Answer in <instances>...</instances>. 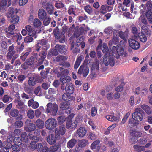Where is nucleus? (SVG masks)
<instances>
[{
    "mask_svg": "<svg viewBox=\"0 0 152 152\" xmlns=\"http://www.w3.org/2000/svg\"><path fill=\"white\" fill-rule=\"evenodd\" d=\"M126 44L118 45L117 47L115 46H113L112 47V53L113 54H116L118 55L117 57V58H124L127 56V52L125 50Z\"/></svg>",
    "mask_w": 152,
    "mask_h": 152,
    "instance_id": "nucleus-1",
    "label": "nucleus"
},
{
    "mask_svg": "<svg viewBox=\"0 0 152 152\" xmlns=\"http://www.w3.org/2000/svg\"><path fill=\"white\" fill-rule=\"evenodd\" d=\"M18 12V10L10 7L9 8L7 16L10 18V21L12 23L15 24L18 23L19 20V16L16 15Z\"/></svg>",
    "mask_w": 152,
    "mask_h": 152,
    "instance_id": "nucleus-2",
    "label": "nucleus"
},
{
    "mask_svg": "<svg viewBox=\"0 0 152 152\" xmlns=\"http://www.w3.org/2000/svg\"><path fill=\"white\" fill-rule=\"evenodd\" d=\"M34 135L32 137L30 136L31 138L34 140V142H32L30 144V146L31 148L34 149H39L42 147V145L41 143H39L38 146L36 144L35 142L39 140V137H37V136H38L40 134V132L39 130H35L34 132Z\"/></svg>",
    "mask_w": 152,
    "mask_h": 152,
    "instance_id": "nucleus-3",
    "label": "nucleus"
},
{
    "mask_svg": "<svg viewBox=\"0 0 152 152\" xmlns=\"http://www.w3.org/2000/svg\"><path fill=\"white\" fill-rule=\"evenodd\" d=\"M151 33V31L145 26H142L141 28V33L139 34L138 36L141 42H145L147 40L146 35H150Z\"/></svg>",
    "mask_w": 152,
    "mask_h": 152,
    "instance_id": "nucleus-4",
    "label": "nucleus"
},
{
    "mask_svg": "<svg viewBox=\"0 0 152 152\" xmlns=\"http://www.w3.org/2000/svg\"><path fill=\"white\" fill-rule=\"evenodd\" d=\"M111 51L109 52V54L106 55L103 59V63L105 66L110 65L111 66L114 65L115 61V55Z\"/></svg>",
    "mask_w": 152,
    "mask_h": 152,
    "instance_id": "nucleus-5",
    "label": "nucleus"
},
{
    "mask_svg": "<svg viewBox=\"0 0 152 152\" xmlns=\"http://www.w3.org/2000/svg\"><path fill=\"white\" fill-rule=\"evenodd\" d=\"M46 106V112L47 113H50L53 116L56 115L58 107L56 103H49L47 104Z\"/></svg>",
    "mask_w": 152,
    "mask_h": 152,
    "instance_id": "nucleus-6",
    "label": "nucleus"
},
{
    "mask_svg": "<svg viewBox=\"0 0 152 152\" xmlns=\"http://www.w3.org/2000/svg\"><path fill=\"white\" fill-rule=\"evenodd\" d=\"M144 115L143 111L140 108H137L135 109V112L132 115L133 119L137 121H141Z\"/></svg>",
    "mask_w": 152,
    "mask_h": 152,
    "instance_id": "nucleus-7",
    "label": "nucleus"
},
{
    "mask_svg": "<svg viewBox=\"0 0 152 152\" xmlns=\"http://www.w3.org/2000/svg\"><path fill=\"white\" fill-rule=\"evenodd\" d=\"M134 94L139 95L141 97L142 96L146 95L148 92V88L146 87H144L142 88L139 87H138L135 88L133 91Z\"/></svg>",
    "mask_w": 152,
    "mask_h": 152,
    "instance_id": "nucleus-8",
    "label": "nucleus"
},
{
    "mask_svg": "<svg viewBox=\"0 0 152 152\" xmlns=\"http://www.w3.org/2000/svg\"><path fill=\"white\" fill-rule=\"evenodd\" d=\"M56 125V120L53 118L48 119L45 122V127L48 129L52 130L55 128Z\"/></svg>",
    "mask_w": 152,
    "mask_h": 152,
    "instance_id": "nucleus-9",
    "label": "nucleus"
},
{
    "mask_svg": "<svg viewBox=\"0 0 152 152\" xmlns=\"http://www.w3.org/2000/svg\"><path fill=\"white\" fill-rule=\"evenodd\" d=\"M11 0H1L0 1V10L1 12H4L6 9L10 6Z\"/></svg>",
    "mask_w": 152,
    "mask_h": 152,
    "instance_id": "nucleus-10",
    "label": "nucleus"
},
{
    "mask_svg": "<svg viewBox=\"0 0 152 152\" xmlns=\"http://www.w3.org/2000/svg\"><path fill=\"white\" fill-rule=\"evenodd\" d=\"M118 31L116 29H114L113 32V37L112 40H110L109 42V47L112 45L116 44L119 42V39L118 35Z\"/></svg>",
    "mask_w": 152,
    "mask_h": 152,
    "instance_id": "nucleus-11",
    "label": "nucleus"
},
{
    "mask_svg": "<svg viewBox=\"0 0 152 152\" xmlns=\"http://www.w3.org/2000/svg\"><path fill=\"white\" fill-rule=\"evenodd\" d=\"M89 72V69L86 65H81L77 73L81 74H82L84 77H86L88 74Z\"/></svg>",
    "mask_w": 152,
    "mask_h": 152,
    "instance_id": "nucleus-12",
    "label": "nucleus"
},
{
    "mask_svg": "<svg viewBox=\"0 0 152 152\" xmlns=\"http://www.w3.org/2000/svg\"><path fill=\"white\" fill-rule=\"evenodd\" d=\"M74 114H71L69 117V119L66 121V127L67 128L75 129L76 127V124L72 121L71 119L74 117Z\"/></svg>",
    "mask_w": 152,
    "mask_h": 152,
    "instance_id": "nucleus-13",
    "label": "nucleus"
},
{
    "mask_svg": "<svg viewBox=\"0 0 152 152\" xmlns=\"http://www.w3.org/2000/svg\"><path fill=\"white\" fill-rule=\"evenodd\" d=\"M99 63L96 60L92 64L91 67V75L92 77L94 76L96 73L99 69Z\"/></svg>",
    "mask_w": 152,
    "mask_h": 152,
    "instance_id": "nucleus-14",
    "label": "nucleus"
},
{
    "mask_svg": "<svg viewBox=\"0 0 152 152\" xmlns=\"http://www.w3.org/2000/svg\"><path fill=\"white\" fill-rule=\"evenodd\" d=\"M129 46L134 50L138 49L140 47V44L139 42L133 39H130L129 40Z\"/></svg>",
    "mask_w": 152,
    "mask_h": 152,
    "instance_id": "nucleus-15",
    "label": "nucleus"
},
{
    "mask_svg": "<svg viewBox=\"0 0 152 152\" xmlns=\"http://www.w3.org/2000/svg\"><path fill=\"white\" fill-rule=\"evenodd\" d=\"M113 9V7H112L106 5H103L101 6L99 11L101 14H104L107 12V10L111 11Z\"/></svg>",
    "mask_w": 152,
    "mask_h": 152,
    "instance_id": "nucleus-16",
    "label": "nucleus"
},
{
    "mask_svg": "<svg viewBox=\"0 0 152 152\" xmlns=\"http://www.w3.org/2000/svg\"><path fill=\"white\" fill-rule=\"evenodd\" d=\"M60 108L62 110H66V113H69L71 110L69 107V104L67 102H62L60 104Z\"/></svg>",
    "mask_w": 152,
    "mask_h": 152,
    "instance_id": "nucleus-17",
    "label": "nucleus"
},
{
    "mask_svg": "<svg viewBox=\"0 0 152 152\" xmlns=\"http://www.w3.org/2000/svg\"><path fill=\"white\" fill-rule=\"evenodd\" d=\"M65 90L66 93L69 94H73L74 91L73 85L71 83L67 84L65 87Z\"/></svg>",
    "mask_w": 152,
    "mask_h": 152,
    "instance_id": "nucleus-18",
    "label": "nucleus"
},
{
    "mask_svg": "<svg viewBox=\"0 0 152 152\" xmlns=\"http://www.w3.org/2000/svg\"><path fill=\"white\" fill-rule=\"evenodd\" d=\"M25 28L28 33L29 35L31 36L32 37H35L36 36V32L32 28L31 26L29 25H27L25 26Z\"/></svg>",
    "mask_w": 152,
    "mask_h": 152,
    "instance_id": "nucleus-19",
    "label": "nucleus"
},
{
    "mask_svg": "<svg viewBox=\"0 0 152 152\" xmlns=\"http://www.w3.org/2000/svg\"><path fill=\"white\" fill-rule=\"evenodd\" d=\"M28 122H29V124L26 126L25 127V129L26 131H29L31 132L29 134L30 138L31 136L32 137L33 136L32 135V133H31V132L32 131L34 130V129L35 128V125L34 124L30 123L29 121L26 122V124H27V123Z\"/></svg>",
    "mask_w": 152,
    "mask_h": 152,
    "instance_id": "nucleus-20",
    "label": "nucleus"
},
{
    "mask_svg": "<svg viewBox=\"0 0 152 152\" xmlns=\"http://www.w3.org/2000/svg\"><path fill=\"white\" fill-rule=\"evenodd\" d=\"M118 37H120L122 39L120 41V44H126V35L125 33H123L121 31H118Z\"/></svg>",
    "mask_w": 152,
    "mask_h": 152,
    "instance_id": "nucleus-21",
    "label": "nucleus"
},
{
    "mask_svg": "<svg viewBox=\"0 0 152 152\" xmlns=\"http://www.w3.org/2000/svg\"><path fill=\"white\" fill-rule=\"evenodd\" d=\"M39 56L41 59H37L36 58L37 64H36V65L37 66H39L42 63L44 59L46 58V53L44 52L41 53L40 54Z\"/></svg>",
    "mask_w": 152,
    "mask_h": 152,
    "instance_id": "nucleus-22",
    "label": "nucleus"
},
{
    "mask_svg": "<svg viewBox=\"0 0 152 152\" xmlns=\"http://www.w3.org/2000/svg\"><path fill=\"white\" fill-rule=\"evenodd\" d=\"M86 133V130L84 127H80L77 130V134L80 137H84Z\"/></svg>",
    "mask_w": 152,
    "mask_h": 152,
    "instance_id": "nucleus-23",
    "label": "nucleus"
},
{
    "mask_svg": "<svg viewBox=\"0 0 152 152\" xmlns=\"http://www.w3.org/2000/svg\"><path fill=\"white\" fill-rule=\"evenodd\" d=\"M130 135L133 137V138L134 137V139H136L137 140V137L141 136L142 133L140 131L134 130L131 132Z\"/></svg>",
    "mask_w": 152,
    "mask_h": 152,
    "instance_id": "nucleus-24",
    "label": "nucleus"
},
{
    "mask_svg": "<svg viewBox=\"0 0 152 152\" xmlns=\"http://www.w3.org/2000/svg\"><path fill=\"white\" fill-rule=\"evenodd\" d=\"M106 118L110 121H116L118 122L120 120L119 116L115 117L113 115H107L105 117Z\"/></svg>",
    "mask_w": 152,
    "mask_h": 152,
    "instance_id": "nucleus-25",
    "label": "nucleus"
},
{
    "mask_svg": "<svg viewBox=\"0 0 152 152\" xmlns=\"http://www.w3.org/2000/svg\"><path fill=\"white\" fill-rule=\"evenodd\" d=\"M65 129L64 126H60L58 129H56L55 133L56 134L63 135L65 133Z\"/></svg>",
    "mask_w": 152,
    "mask_h": 152,
    "instance_id": "nucleus-26",
    "label": "nucleus"
},
{
    "mask_svg": "<svg viewBox=\"0 0 152 152\" xmlns=\"http://www.w3.org/2000/svg\"><path fill=\"white\" fill-rule=\"evenodd\" d=\"M46 43V41L45 39L42 40L41 41H39L36 45L37 51H39V49L42 46L45 45Z\"/></svg>",
    "mask_w": 152,
    "mask_h": 152,
    "instance_id": "nucleus-27",
    "label": "nucleus"
},
{
    "mask_svg": "<svg viewBox=\"0 0 152 152\" xmlns=\"http://www.w3.org/2000/svg\"><path fill=\"white\" fill-rule=\"evenodd\" d=\"M99 141L98 140H97L94 142L91 145V148L92 149H96L97 150H99L100 149V146L99 145Z\"/></svg>",
    "mask_w": 152,
    "mask_h": 152,
    "instance_id": "nucleus-28",
    "label": "nucleus"
},
{
    "mask_svg": "<svg viewBox=\"0 0 152 152\" xmlns=\"http://www.w3.org/2000/svg\"><path fill=\"white\" fill-rule=\"evenodd\" d=\"M56 140L55 137L53 135H49L47 139L48 142L50 145L54 144L56 142Z\"/></svg>",
    "mask_w": 152,
    "mask_h": 152,
    "instance_id": "nucleus-29",
    "label": "nucleus"
},
{
    "mask_svg": "<svg viewBox=\"0 0 152 152\" xmlns=\"http://www.w3.org/2000/svg\"><path fill=\"white\" fill-rule=\"evenodd\" d=\"M102 50L105 55L109 54V52L111 51V53H112V51H109L108 49L107 44L106 43H103L102 45Z\"/></svg>",
    "mask_w": 152,
    "mask_h": 152,
    "instance_id": "nucleus-30",
    "label": "nucleus"
},
{
    "mask_svg": "<svg viewBox=\"0 0 152 152\" xmlns=\"http://www.w3.org/2000/svg\"><path fill=\"white\" fill-rule=\"evenodd\" d=\"M46 13L43 9H40L39 11L38 16L40 19H43L46 17Z\"/></svg>",
    "mask_w": 152,
    "mask_h": 152,
    "instance_id": "nucleus-31",
    "label": "nucleus"
},
{
    "mask_svg": "<svg viewBox=\"0 0 152 152\" xmlns=\"http://www.w3.org/2000/svg\"><path fill=\"white\" fill-rule=\"evenodd\" d=\"M141 107L145 110L148 114L152 113V110L150 107L148 105L143 104L141 106Z\"/></svg>",
    "mask_w": 152,
    "mask_h": 152,
    "instance_id": "nucleus-32",
    "label": "nucleus"
},
{
    "mask_svg": "<svg viewBox=\"0 0 152 152\" xmlns=\"http://www.w3.org/2000/svg\"><path fill=\"white\" fill-rule=\"evenodd\" d=\"M47 7L46 10L50 14H52L54 10L52 4L50 3H47Z\"/></svg>",
    "mask_w": 152,
    "mask_h": 152,
    "instance_id": "nucleus-33",
    "label": "nucleus"
},
{
    "mask_svg": "<svg viewBox=\"0 0 152 152\" xmlns=\"http://www.w3.org/2000/svg\"><path fill=\"white\" fill-rule=\"evenodd\" d=\"M71 80V78L69 76L65 77L62 76L60 78V81L63 83H65L69 82Z\"/></svg>",
    "mask_w": 152,
    "mask_h": 152,
    "instance_id": "nucleus-34",
    "label": "nucleus"
},
{
    "mask_svg": "<svg viewBox=\"0 0 152 152\" xmlns=\"http://www.w3.org/2000/svg\"><path fill=\"white\" fill-rule=\"evenodd\" d=\"M61 148L59 145L53 146L50 148V152H60Z\"/></svg>",
    "mask_w": 152,
    "mask_h": 152,
    "instance_id": "nucleus-35",
    "label": "nucleus"
},
{
    "mask_svg": "<svg viewBox=\"0 0 152 152\" xmlns=\"http://www.w3.org/2000/svg\"><path fill=\"white\" fill-rule=\"evenodd\" d=\"M139 20L140 23L144 24V25L143 26H145L147 27L146 25L147 23V21L144 15H141L139 18Z\"/></svg>",
    "mask_w": 152,
    "mask_h": 152,
    "instance_id": "nucleus-36",
    "label": "nucleus"
},
{
    "mask_svg": "<svg viewBox=\"0 0 152 152\" xmlns=\"http://www.w3.org/2000/svg\"><path fill=\"white\" fill-rule=\"evenodd\" d=\"M58 52L60 53H62L65 52V47L63 45H57L55 47Z\"/></svg>",
    "mask_w": 152,
    "mask_h": 152,
    "instance_id": "nucleus-37",
    "label": "nucleus"
},
{
    "mask_svg": "<svg viewBox=\"0 0 152 152\" xmlns=\"http://www.w3.org/2000/svg\"><path fill=\"white\" fill-rule=\"evenodd\" d=\"M146 17L149 22L152 23V10H149L147 12Z\"/></svg>",
    "mask_w": 152,
    "mask_h": 152,
    "instance_id": "nucleus-38",
    "label": "nucleus"
},
{
    "mask_svg": "<svg viewBox=\"0 0 152 152\" xmlns=\"http://www.w3.org/2000/svg\"><path fill=\"white\" fill-rule=\"evenodd\" d=\"M76 142V140L75 139H72L68 142L67 146L69 148H72L75 146Z\"/></svg>",
    "mask_w": 152,
    "mask_h": 152,
    "instance_id": "nucleus-39",
    "label": "nucleus"
},
{
    "mask_svg": "<svg viewBox=\"0 0 152 152\" xmlns=\"http://www.w3.org/2000/svg\"><path fill=\"white\" fill-rule=\"evenodd\" d=\"M83 58L82 56H80L77 58L74 65L75 69H77L78 67Z\"/></svg>",
    "mask_w": 152,
    "mask_h": 152,
    "instance_id": "nucleus-40",
    "label": "nucleus"
},
{
    "mask_svg": "<svg viewBox=\"0 0 152 152\" xmlns=\"http://www.w3.org/2000/svg\"><path fill=\"white\" fill-rule=\"evenodd\" d=\"M36 126L39 129L42 128L44 126V122L40 120H38L36 122Z\"/></svg>",
    "mask_w": 152,
    "mask_h": 152,
    "instance_id": "nucleus-41",
    "label": "nucleus"
},
{
    "mask_svg": "<svg viewBox=\"0 0 152 152\" xmlns=\"http://www.w3.org/2000/svg\"><path fill=\"white\" fill-rule=\"evenodd\" d=\"M41 25V23L40 21L37 18L35 19L33 22V25L35 27H38Z\"/></svg>",
    "mask_w": 152,
    "mask_h": 152,
    "instance_id": "nucleus-42",
    "label": "nucleus"
},
{
    "mask_svg": "<svg viewBox=\"0 0 152 152\" xmlns=\"http://www.w3.org/2000/svg\"><path fill=\"white\" fill-rule=\"evenodd\" d=\"M21 139L20 140L23 142H27L28 140V137L26 133L24 132L21 135Z\"/></svg>",
    "mask_w": 152,
    "mask_h": 152,
    "instance_id": "nucleus-43",
    "label": "nucleus"
},
{
    "mask_svg": "<svg viewBox=\"0 0 152 152\" xmlns=\"http://www.w3.org/2000/svg\"><path fill=\"white\" fill-rule=\"evenodd\" d=\"M36 79L33 77L30 78L28 81V84L29 86H34L36 84Z\"/></svg>",
    "mask_w": 152,
    "mask_h": 152,
    "instance_id": "nucleus-44",
    "label": "nucleus"
},
{
    "mask_svg": "<svg viewBox=\"0 0 152 152\" xmlns=\"http://www.w3.org/2000/svg\"><path fill=\"white\" fill-rule=\"evenodd\" d=\"M21 144H18L17 145L16 144H15L12 145L11 148L13 151H18L20 150V147Z\"/></svg>",
    "mask_w": 152,
    "mask_h": 152,
    "instance_id": "nucleus-45",
    "label": "nucleus"
},
{
    "mask_svg": "<svg viewBox=\"0 0 152 152\" xmlns=\"http://www.w3.org/2000/svg\"><path fill=\"white\" fill-rule=\"evenodd\" d=\"M56 3L55 6L58 8H62L64 6V4L61 3V0H55Z\"/></svg>",
    "mask_w": 152,
    "mask_h": 152,
    "instance_id": "nucleus-46",
    "label": "nucleus"
},
{
    "mask_svg": "<svg viewBox=\"0 0 152 152\" xmlns=\"http://www.w3.org/2000/svg\"><path fill=\"white\" fill-rule=\"evenodd\" d=\"M12 100V99L11 97L7 95H4L3 99V101L5 103L11 101Z\"/></svg>",
    "mask_w": 152,
    "mask_h": 152,
    "instance_id": "nucleus-47",
    "label": "nucleus"
},
{
    "mask_svg": "<svg viewBox=\"0 0 152 152\" xmlns=\"http://www.w3.org/2000/svg\"><path fill=\"white\" fill-rule=\"evenodd\" d=\"M56 38L59 39L60 42L61 43H63L65 42V37L64 34H61V37L59 36V34L56 36Z\"/></svg>",
    "mask_w": 152,
    "mask_h": 152,
    "instance_id": "nucleus-48",
    "label": "nucleus"
},
{
    "mask_svg": "<svg viewBox=\"0 0 152 152\" xmlns=\"http://www.w3.org/2000/svg\"><path fill=\"white\" fill-rule=\"evenodd\" d=\"M33 37L30 35L26 37L24 39V41L27 43L32 42L33 40ZM34 37L35 38L36 37L35 36Z\"/></svg>",
    "mask_w": 152,
    "mask_h": 152,
    "instance_id": "nucleus-49",
    "label": "nucleus"
},
{
    "mask_svg": "<svg viewBox=\"0 0 152 152\" xmlns=\"http://www.w3.org/2000/svg\"><path fill=\"white\" fill-rule=\"evenodd\" d=\"M85 11L88 13L91 14L93 12L91 7L89 5H87L84 7Z\"/></svg>",
    "mask_w": 152,
    "mask_h": 152,
    "instance_id": "nucleus-50",
    "label": "nucleus"
},
{
    "mask_svg": "<svg viewBox=\"0 0 152 152\" xmlns=\"http://www.w3.org/2000/svg\"><path fill=\"white\" fill-rule=\"evenodd\" d=\"M18 111L16 109H14L12 110L11 112L10 115L13 117H16L18 114Z\"/></svg>",
    "mask_w": 152,
    "mask_h": 152,
    "instance_id": "nucleus-51",
    "label": "nucleus"
},
{
    "mask_svg": "<svg viewBox=\"0 0 152 152\" xmlns=\"http://www.w3.org/2000/svg\"><path fill=\"white\" fill-rule=\"evenodd\" d=\"M132 31L134 36L136 37H137L139 34L136 28L134 26H132Z\"/></svg>",
    "mask_w": 152,
    "mask_h": 152,
    "instance_id": "nucleus-52",
    "label": "nucleus"
},
{
    "mask_svg": "<svg viewBox=\"0 0 152 152\" xmlns=\"http://www.w3.org/2000/svg\"><path fill=\"white\" fill-rule=\"evenodd\" d=\"M35 58L33 57H31L28 62H27V64L28 65H31L34 64H37L34 62Z\"/></svg>",
    "mask_w": 152,
    "mask_h": 152,
    "instance_id": "nucleus-53",
    "label": "nucleus"
},
{
    "mask_svg": "<svg viewBox=\"0 0 152 152\" xmlns=\"http://www.w3.org/2000/svg\"><path fill=\"white\" fill-rule=\"evenodd\" d=\"M84 29L83 27L80 28L78 32V33H76V32H75L74 33V34L76 36V37H78L79 35L81 34L84 31Z\"/></svg>",
    "mask_w": 152,
    "mask_h": 152,
    "instance_id": "nucleus-54",
    "label": "nucleus"
},
{
    "mask_svg": "<svg viewBox=\"0 0 152 152\" xmlns=\"http://www.w3.org/2000/svg\"><path fill=\"white\" fill-rule=\"evenodd\" d=\"M34 114L33 110H30L28 112V116L30 118H32L34 116Z\"/></svg>",
    "mask_w": 152,
    "mask_h": 152,
    "instance_id": "nucleus-55",
    "label": "nucleus"
},
{
    "mask_svg": "<svg viewBox=\"0 0 152 152\" xmlns=\"http://www.w3.org/2000/svg\"><path fill=\"white\" fill-rule=\"evenodd\" d=\"M43 21V24L45 26L48 25L50 23V18L49 17H45Z\"/></svg>",
    "mask_w": 152,
    "mask_h": 152,
    "instance_id": "nucleus-56",
    "label": "nucleus"
},
{
    "mask_svg": "<svg viewBox=\"0 0 152 152\" xmlns=\"http://www.w3.org/2000/svg\"><path fill=\"white\" fill-rule=\"evenodd\" d=\"M12 38L13 39H16L17 40H20L22 38V37L20 33H18L14 35Z\"/></svg>",
    "mask_w": 152,
    "mask_h": 152,
    "instance_id": "nucleus-57",
    "label": "nucleus"
},
{
    "mask_svg": "<svg viewBox=\"0 0 152 152\" xmlns=\"http://www.w3.org/2000/svg\"><path fill=\"white\" fill-rule=\"evenodd\" d=\"M75 10V7L73 6H71L69 7L68 12L69 14H74Z\"/></svg>",
    "mask_w": 152,
    "mask_h": 152,
    "instance_id": "nucleus-58",
    "label": "nucleus"
},
{
    "mask_svg": "<svg viewBox=\"0 0 152 152\" xmlns=\"http://www.w3.org/2000/svg\"><path fill=\"white\" fill-rule=\"evenodd\" d=\"M59 69L62 75H67L69 73V72L67 69H64L62 67H60Z\"/></svg>",
    "mask_w": 152,
    "mask_h": 152,
    "instance_id": "nucleus-59",
    "label": "nucleus"
},
{
    "mask_svg": "<svg viewBox=\"0 0 152 152\" xmlns=\"http://www.w3.org/2000/svg\"><path fill=\"white\" fill-rule=\"evenodd\" d=\"M112 28L111 27H108L105 28L104 30V32L108 34H110L112 32Z\"/></svg>",
    "mask_w": 152,
    "mask_h": 152,
    "instance_id": "nucleus-60",
    "label": "nucleus"
},
{
    "mask_svg": "<svg viewBox=\"0 0 152 152\" xmlns=\"http://www.w3.org/2000/svg\"><path fill=\"white\" fill-rule=\"evenodd\" d=\"M28 1V0H19V5L21 6H24L27 3Z\"/></svg>",
    "mask_w": 152,
    "mask_h": 152,
    "instance_id": "nucleus-61",
    "label": "nucleus"
},
{
    "mask_svg": "<svg viewBox=\"0 0 152 152\" xmlns=\"http://www.w3.org/2000/svg\"><path fill=\"white\" fill-rule=\"evenodd\" d=\"M97 113L96 109L95 107H93L91 109V115L92 116H94Z\"/></svg>",
    "mask_w": 152,
    "mask_h": 152,
    "instance_id": "nucleus-62",
    "label": "nucleus"
},
{
    "mask_svg": "<svg viewBox=\"0 0 152 152\" xmlns=\"http://www.w3.org/2000/svg\"><path fill=\"white\" fill-rule=\"evenodd\" d=\"M70 95H68L66 94H64L63 95L62 99L64 100L67 101L69 100L70 99Z\"/></svg>",
    "mask_w": 152,
    "mask_h": 152,
    "instance_id": "nucleus-63",
    "label": "nucleus"
},
{
    "mask_svg": "<svg viewBox=\"0 0 152 152\" xmlns=\"http://www.w3.org/2000/svg\"><path fill=\"white\" fill-rule=\"evenodd\" d=\"M23 125V123L20 121H18L15 124V125L16 127H21Z\"/></svg>",
    "mask_w": 152,
    "mask_h": 152,
    "instance_id": "nucleus-64",
    "label": "nucleus"
}]
</instances>
